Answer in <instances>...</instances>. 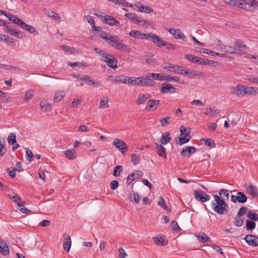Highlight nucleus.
Masks as SVG:
<instances>
[{
	"label": "nucleus",
	"mask_w": 258,
	"mask_h": 258,
	"mask_svg": "<svg viewBox=\"0 0 258 258\" xmlns=\"http://www.w3.org/2000/svg\"><path fill=\"white\" fill-rule=\"evenodd\" d=\"M104 62H105L107 63V66L113 69H116L117 68V59L115 57L113 56L112 54L111 57H109L107 59V60H106V61H105Z\"/></svg>",
	"instance_id": "obj_18"
},
{
	"label": "nucleus",
	"mask_w": 258,
	"mask_h": 258,
	"mask_svg": "<svg viewBox=\"0 0 258 258\" xmlns=\"http://www.w3.org/2000/svg\"><path fill=\"white\" fill-rule=\"evenodd\" d=\"M231 6H236L246 11L258 10V2L255 0H224Z\"/></svg>",
	"instance_id": "obj_1"
},
{
	"label": "nucleus",
	"mask_w": 258,
	"mask_h": 258,
	"mask_svg": "<svg viewBox=\"0 0 258 258\" xmlns=\"http://www.w3.org/2000/svg\"><path fill=\"white\" fill-rule=\"evenodd\" d=\"M214 201L212 202L211 206L215 212L223 215L224 212L228 211V206L225 201L220 199L218 195L214 196Z\"/></svg>",
	"instance_id": "obj_2"
},
{
	"label": "nucleus",
	"mask_w": 258,
	"mask_h": 258,
	"mask_svg": "<svg viewBox=\"0 0 258 258\" xmlns=\"http://www.w3.org/2000/svg\"><path fill=\"white\" fill-rule=\"evenodd\" d=\"M159 200L160 201L158 202V205L164 210H167L168 209L167 206L163 198L162 197H160Z\"/></svg>",
	"instance_id": "obj_56"
},
{
	"label": "nucleus",
	"mask_w": 258,
	"mask_h": 258,
	"mask_svg": "<svg viewBox=\"0 0 258 258\" xmlns=\"http://www.w3.org/2000/svg\"><path fill=\"white\" fill-rule=\"evenodd\" d=\"M64 242L63 247L66 252H69L71 246V237L67 233H64L63 235Z\"/></svg>",
	"instance_id": "obj_17"
},
{
	"label": "nucleus",
	"mask_w": 258,
	"mask_h": 258,
	"mask_svg": "<svg viewBox=\"0 0 258 258\" xmlns=\"http://www.w3.org/2000/svg\"><path fill=\"white\" fill-rule=\"evenodd\" d=\"M219 195L220 199H223L224 201L228 200L229 197V190L225 188L220 189L219 191Z\"/></svg>",
	"instance_id": "obj_28"
},
{
	"label": "nucleus",
	"mask_w": 258,
	"mask_h": 258,
	"mask_svg": "<svg viewBox=\"0 0 258 258\" xmlns=\"http://www.w3.org/2000/svg\"><path fill=\"white\" fill-rule=\"evenodd\" d=\"M171 140L170 134L169 132H166L164 135H162L160 140L161 143L163 145H166Z\"/></svg>",
	"instance_id": "obj_30"
},
{
	"label": "nucleus",
	"mask_w": 258,
	"mask_h": 258,
	"mask_svg": "<svg viewBox=\"0 0 258 258\" xmlns=\"http://www.w3.org/2000/svg\"><path fill=\"white\" fill-rule=\"evenodd\" d=\"M194 62L203 65H206L210 63L208 59H205L198 56H196Z\"/></svg>",
	"instance_id": "obj_41"
},
{
	"label": "nucleus",
	"mask_w": 258,
	"mask_h": 258,
	"mask_svg": "<svg viewBox=\"0 0 258 258\" xmlns=\"http://www.w3.org/2000/svg\"><path fill=\"white\" fill-rule=\"evenodd\" d=\"M246 190L247 192L253 197H258V192L256 186L250 184L246 186Z\"/></svg>",
	"instance_id": "obj_25"
},
{
	"label": "nucleus",
	"mask_w": 258,
	"mask_h": 258,
	"mask_svg": "<svg viewBox=\"0 0 258 258\" xmlns=\"http://www.w3.org/2000/svg\"><path fill=\"white\" fill-rule=\"evenodd\" d=\"M108 99L107 97H104L100 101L99 108L100 109L106 108L108 107Z\"/></svg>",
	"instance_id": "obj_37"
},
{
	"label": "nucleus",
	"mask_w": 258,
	"mask_h": 258,
	"mask_svg": "<svg viewBox=\"0 0 258 258\" xmlns=\"http://www.w3.org/2000/svg\"><path fill=\"white\" fill-rule=\"evenodd\" d=\"M34 94V91L33 90H29L25 92V101H28L31 99Z\"/></svg>",
	"instance_id": "obj_49"
},
{
	"label": "nucleus",
	"mask_w": 258,
	"mask_h": 258,
	"mask_svg": "<svg viewBox=\"0 0 258 258\" xmlns=\"http://www.w3.org/2000/svg\"><path fill=\"white\" fill-rule=\"evenodd\" d=\"M86 19H87L88 22L89 24H90V25L92 26L93 30L94 31H96V30H97V29H98V28H97V27L95 26V21H94L93 17L91 16L87 15L86 16Z\"/></svg>",
	"instance_id": "obj_42"
},
{
	"label": "nucleus",
	"mask_w": 258,
	"mask_h": 258,
	"mask_svg": "<svg viewBox=\"0 0 258 258\" xmlns=\"http://www.w3.org/2000/svg\"><path fill=\"white\" fill-rule=\"evenodd\" d=\"M201 142H204V144L211 148H214L215 147V144L214 141L210 139H203L201 140Z\"/></svg>",
	"instance_id": "obj_40"
},
{
	"label": "nucleus",
	"mask_w": 258,
	"mask_h": 258,
	"mask_svg": "<svg viewBox=\"0 0 258 258\" xmlns=\"http://www.w3.org/2000/svg\"><path fill=\"white\" fill-rule=\"evenodd\" d=\"M80 79L86 82L88 85H92L97 87H100L102 86V84L100 82L93 81L89 76H84L80 78Z\"/></svg>",
	"instance_id": "obj_16"
},
{
	"label": "nucleus",
	"mask_w": 258,
	"mask_h": 258,
	"mask_svg": "<svg viewBox=\"0 0 258 258\" xmlns=\"http://www.w3.org/2000/svg\"><path fill=\"white\" fill-rule=\"evenodd\" d=\"M255 223L250 220H246V228L247 230H252L255 228Z\"/></svg>",
	"instance_id": "obj_50"
},
{
	"label": "nucleus",
	"mask_w": 258,
	"mask_h": 258,
	"mask_svg": "<svg viewBox=\"0 0 258 258\" xmlns=\"http://www.w3.org/2000/svg\"><path fill=\"white\" fill-rule=\"evenodd\" d=\"M224 119V117H223L220 119H219L217 122H214L212 124H211L208 127V129H216L217 127V123H219L222 124L223 122V119Z\"/></svg>",
	"instance_id": "obj_57"
},
{
	"label": "nucleus",
	"mask_w": 258,
	"mask_h": 258,
	"mask_svg": "<svg viewBox=\"0 0 258 258\" xmlns=\"http://www.w3.org/2000/svg\"><path fill=\"white\" fill-rule=\"evenodd\" d=\"M9 20L12 21L13 23L18 24L19 26L20 25L19 21H22L21 19H19L17 16L13 15L12 16L9 18Z\"/></svg>",
	"instance_id": "obj_62"
},
{
	"label": "nucleus",
	"mask_w": 258,
	"mask_h": 258,
	"mask_svg": "<svg viewBox=\"0 0 258 258\" xmlns=\"http://www.w3.org/2000/svg\"><path fill=\"white\" fill-rule=\"evenodd\" d=\"M115 82L117 83L126 84V77L123 75H117L116 76Z\"/></svg>",
	"instance_id": "obj_48"
},
{
	"label": "nucleus",
	"mask_w": 258,
	"mask_h": 258,
	"mask_svg": "<svg viewBox=\"0 0 258 258\" xmlns=\"http://www.w3.org/2000/svg\"><path fill=\"white\" fill-rule=\"evenodd\" d=\"M160 101L157 100H149L147 103L146 107L156 108L159 104Z\"/></svg>",
	"instance_id": "obj_34"
},
{
	"label": "nucleus",
	"mask_w": 258,
	"mask_h": 258,
	"mask_svg": "<svg viewBox=\"0 0 258 258\" xmlns=\"http://www.w3.org/2000/svg\"><path fill=\"white\" fill-rule=\"evenodd\" d=\"M243 224V220L240 217L235 218L234 221V224L238 227H240Z\"/></svg>",
	"instance_id": "obj_61"
},
{
	"label": "nucleus",
	"mask_w": 258,
	"mask_h": 258,
	"mask_svg": "<svg viewBox=\"0 0 258 258\" xmlns=\"http://www.w3.org/2000/svg\"><path fill=\"white\" fill-rule=\"evenodd\" d=\"M19 22H20L19 26L23 29H24L31 33H34L36 32L35 29L31 25H28L22 21H19Z\"/></svg>",
	"instance_id": "obj_24"
},
{
	"label": "nucleus",
	"mask_w": 258,
	"mask_h": 258,
	"mask_svg": "<svg viewBox=\"0 0 258 258\" xmlns=\"http://www.w3.org/2000/svg\"><path fill=\"white\" fill-rule=\"evenodd\" d=\"M220 50L224 53H228L229 54L236 53V48L229 45H223L220 48Z\"/></svg>",
	"instance_id": "obj_23"
},
{
	"label": "nucleus",
	"mask_w": 258,
	"mask_h": 258,
	"mask_svg": "<svg viewBox=\"0 0 258 258\" xmlns=\"http://www.w3.org/2000/svg\"><path fill=\"white\" fill-rule=\"evenodd\" d=\"M65 155L70 160L74 159L76 157V153L74 149L68 150L65 152Z\"/></svg>",
	"instance_id": "obj_33"
},
{
	"label": "nucleus",
	"mask_w": 258,
	"mask_h": 258,
	"mask_svg": "<svg viewBox=\"0 0 258 258\" xmlns=\"http://www.w3.org/2000/svg\"><path fill=\"white\" fill-rule=\"evenodd\" d=\"M124 16L130 20L133 23L136 24L144 26L145 24H149L148 20L141 19L135 13H126Z\"/></svg>",
	"instance_id": "obj_5"
},
{
	"label": "nucleus",
	"mask_w": 258,
	"mask_h": 258,
	"mask_svg": "<svg viewBox=\"0 0 258 258\" xmlns=\"http://www.w3.org/2000/svg\"><path fill=\"white\" fill-rule=\"evenodd\" d=\"M234 47L236 48V53L238 54H245V52L241 48H243L244 50L246 49V46L243 44L242 42L240 40L236 39L234 42Z\"/></svg>",
	"instance_id": "obj_15"
},
{
	"label": "nucleus",
	"mask_w": 258,
	"mask_h": 258,
	"mask_svg": "<svg viewBox=\"0 0 258 258\" xmlns=\"http://www.w3.org/2000/svg\"><path fill=\"white\" fill-rule=\"evenodd\" d=\"M171 227L172 228L173 230H177V229H180L179 227L178 223L175 221H172L170 224Z\"/></svg>",
	"instance_id": "obj_64"
},
{
	"label": "nucleus",
	"mask_w": 258,
	"mask_h": 258,
	"mask_svg": "<svg viewBox=\"0 0 258 258\" xmlns=\"http://www.w3.org/2000/svg\"><path fill=\"white\" fill-rule=\"evenodd\" d=\"M138 86H154L156 84V82L150 78V76L148 74L146 78H143L142 77H138Z\"/></svg>",
	"instance_id": "obj_9"
},
{
	"label": "nucleus",
	"mask_w": 258,
	"mask_h": 258,
	"mask_svg": "<svg viewBox=\"0 0 258 258\" xmlns=\"http://www.w3.org/2000/svg\"><path fill=\"white\" fill-rule=\"evenodd\" d=\"M196 151V148L188 146L182 149L181 154L183 157H187L190 156L191 153H195Z\"/></svg>",
	"instance_id": "obj_21"
},
{
	"label": "nucleus",
	"mask_w": 258,
	"mask_h": 258,
	"mask_svg": "<svg viewBox=\"0 0 258 258\" xmlns=\"http://www.w3.org/2000/svg\"><path fill=\"white\" fill-rule=\"evenodd\" d=\"M168 31L174 36V37L176 39V37H177L180 34H181V30L179 29H168Z\"/></svg>",
	"instance_id": "obj_58"
},
{
	"label": "nucleus",
	"mask_w": 258,
	"mask_h": 258,
	"mask_svg": "<svg viewBox=\"0 0 258 258\" xmlns=\"http://www.w3.org/2000/svg\"><path fill=\"white\" fill-rule=\"evenodd\" d=\"M0 252L4 255H8L10 253L9 247L6 242L0 239Z\"/></svg>",
	"instance_id": "obj_20"
},
{
	"label": "nucleus",
	"mask_w": 258,
	"mask_h": 258,
	"mask_svg": "<svg viewBox=\"0 0 258 258\" xmlns=\"http://www.w3.org/2000/svg\"><path fill=\"white\" fill-rule=\"evenodd\" d=\"M122 171V167L120 165H118L115 167L114 169L113 175L114 176H118L120 175V172Z\"/></svg>",
	"instance_id": "obj_53"
},
{
	"label": "nucleus",
	"mask_w": 258,
	"mask_h": 258,
	"mask_svg": "<svg viewBox=\"0 0 258 258\" xmlns=\"http://www.w3.org/2000/svg\"><path fill=\"white\" fill-rule=\"evenodd\" d=\"M198 239L203 243L211 241V239L205 233L197 236Z\"/></svg>",
	"instance_id": "obj_39"
},
{
	"label": "nucleus",
	"mask_w": 258,
	"mask_h": 258,
	"mask_svg": "<svg viewBox=\"0 0 258 258\" xmlns=\"http://www.w3.org/2000/svg\"><path fill=\"white\" fill-rule=\"evenodd\" d=\"M65 95V93L63 91H60L56 92L54 95V101L59 102L61 100Z\"/></svg>",
	"instance_id": "obj_36"
},
{
	"label": "nucleus",
	"mask_w": 258,
	"mask_h": 258,
	"mask_svg": "<svg viewBox=\"0 0 258 258\" xmlns=\"http://www.w3.org/2000/svg\"><path fill=\"white\" fill-rule=\"evenodd\" d=\"M112 144L115 146L122 154H124V150L126 151L127 150V146L125 143L119 139H115Z\"/></svg>",
	"instance_id": "obj_11"
},
{
	"label": "nucleus",
	"mask_w": 258,
	"mask_h": 258,
	"mask_svg": "<svg viewBox=\"0 0 258 258\" xmlns=\"http://www.w3.org/2000/svg\"><path fill=\"white\" fill-rule=\"evenodd\" d=\"M129 34L133 37L140 39H143V37L142 36H144V33H142L139 31L135 30L131 31Z\"/></svg>",
	"instance_id": "obj_35"
},
{
	"label": "nucleus",
	"mask_w": 258,
	"mask_h": 258,
	"mask_svg": "<svg viewBox=\"0 0 258 258\" xmlns=\"http://www.w3.org/2000/svg\"><path fill=\"white\" fill-rule=\"evenodd\" d=\"M111 46L116 48V49L122 51H125L127 50V45H125L118 40V37L115 36L112 40L110 41V44Z\"/></svg>",
	"instance_id": "obj_8"
},
{
	"label": "nucleus",
	"mask_w": 258,
	"mask_h": 258,
	"mask_svg": "<svg viewBox=\"0 0 258 258\" xmlns=\"http://www.w3.org/2000/svg\"><path fill=\"white\" fill-rule=\"evenodd\" d=\"M247 218L251 220L257 221L258 215L256 213L248 212L247 213Z\"/></svg>",
	"instance_id": "obj_59"
},
{
	"label": "nucleus",
	"mask_w": 258,
	"mask_h": 258,
	"mask_svg": "<svg viewBox=\"0 0 258 258\" xmlns=\"http://www.w3.org/2000/svg\"><path fill=\"white\" fill-rule=\"evenodd\" d=\"M150 95L148 94H139L138 99L137 100V103L138 104L144 103L149 97Z\"/></svg>",
	"instance_id": "obj_29"
},
{
	"label": "nucleus",
	"mask_w": 258,
	"mask_h": 258,
	"mask_svg": "<svg viewBox=\"0 0 258 258\" xmlns=\"http://www.w3.org/2000/svg\"><path fill=\"white\" fill-rule=\"evenodd\" d=\"M153 239L155 243L158 245H165L166 243H165V241L163 237H154Z\"/></svg>",
	"instance_id": "obj_38"
},
{
	"label": "nucleus",
	"mask_w": 258,
	"mask_h": 258,
	"mask_svg": "<svg viewBox=\"0 0 258 258\" xmlns=\"http://www.w3.org/2000/svg\"><path fill=\"white\" fill-rule=\"evenodd\" d=\"M161 67L163 69L174 72L177 74L183 75L184 68L181 66L167 63L161 64Z\"/></svg>",
	"instance_id": "obj_4"
},
{
	"label": "nucleus",
	"mask_w": 258,
	"mask_h": 258,
	"mask_svg": "<svg viewBox=\"0 0 258 258\" xmlns=\"http://www.w3.org/2000/svg\"><path fill=\"white\" fill-rule=\"evenodd\" d=\"M149 76H150V78L152 77L153 79H155L156 80L163 81V75L164 74L162 73H151L148 74Z\"/></svg>",
	"instance_id": "obj_44"
},
{
	"label": "nucleus",
	"mask_w": 258,
	"mask_h": 258,
	"mask_svg": "<svg viewBox=\"0 0 258 258\" xmlns=\"http://www.w3.org/2000/svg\"><path fill=\"white\" fill-rule=\"evenodd\" d=\"M194 197L196 200L201 202H206L210 200V196L202 190H196L194 191Z\"/></svg>",
	"instance_id": "obj_10"
},
{
	"label": "nucleus",
	"mask_w": 258,
	"mask_h": 258,
	"mask_svg": "<svg viewBox=\"0 0 258 258\" xmlns=\"http://www.w3.org/2000/svg\"><path fill=\"white\" fill-rule=\"evenodd\" d=\"M138 77H126V84H132L133 85H137L138 86Z\"/></svg>",
	"instance_id": "obj_45"
},
{
	"label": "nucleus",
	"mask_w": 258,
	"mask_h": 258,
	"mask_svg": "<svg viewBox=\"0 0 258 258\" xmlns=\"http://www.w3.org/2000/svg\"><path fill=\"white\" fill-rule=\"evenodd\" d=\"M152 42L158 47H161L165 45V41H163L159 36L155 34L152 35Z\"/></svg>",
	"instance_id": "obj_22"
},
{
	"label": "nucleus",
	"mask_w": 258,
	"mask_h": 258,
	"mask_svg": "<svg viewBox=\"0 0 258 258\" xmlns=\"http://www.w3.org/2000/svg\"><path fill=\"white\" fill-rule=\"evenodd\" d=\"M244 239L247 243L251 246H258V237L253 235H246Z\"/></svg>",
	"instance_id": "obj_14"
},
{
	"label": "nucleus",
	"mask_w": 258,
	"mask_h": 258,
	"mask_svg": "<svg viewBox=\"0 0 258 258\" xmlns=\"http://www.w3.org/2000/svg\"><path fill=\"white\" fill-rule=\"evenodd\" d=\"M41 108L42 110L44 111H46L50 109L51 106V105L48 103H46L45 102L40 103Z\"/></svg>",
	"instance_id": "obj_52"
},
{
	"label": "nucleus",
	"mask_w": 258,
	"mask_h": 258,
	"mask_svg": "<svg viewBox=\"0 0 258 258\" xmlns=\"http://www.w3.org/2000/svg\"><path fill=\"white\" fill-rule=\"evenodd\" d=\"M206 110L207 111L205 113V114L209 117L216 116L217 113H218L215 108H212L211 107H207Z\"/></svg>",
	"instance_id": "obj_32"
},
{
	"label": "nucleus",
	"mask_w": 258,
	"mask_h": 258,
	"mask_svg": "<svg viewBox=\"0 0 258 258\" xmlns=\"http://www.w3.org/2000/svg\"><path fill=\"white\" fill-rule=\"evenodd\" d=\"M59 47L63 50H64L66 52H69L71 53H74L77 50L74 47H70V46H67V45H60Z\"/></svg>",
	"instance_id": "obj_47"
},
{
	"label": "nucleus",
	"mask_w": 258,
	"mask_h": 258,
	"mask_svg": "<svg viewBox=\"0 0 258 258\" xmlns=\"http://www.w3.org/2000/svg\"><path fill=\"white\" fill-rule=\"evenodd\" d=\"M198 51L201 53H206L208 54H210L212 56L215 55V51L209 50L208 49L201 48Z\"/></svg>",
	"instance_id": "obj_60"
},
{
	"label": "nucleus",
	"mask_w": 258,
	"mask_h": 258,
	"mask_svg": "<svg viewBox=\"0 0 258 258\" xmlns=\"http://www.w3.org/2000/svg\"><path fill=\"white\" fill-rule=\"evenodd\" d=\"M253 90L256 91L253 87H248L245 85L238 84L231 89V92L238 96H244L246 95L252 94Z\"/></svg>",
	"instance_id": "obj_3"
},
{
	"label": "nucleus",
	"mask_w": 258,
	"mask_h": 258,
	"mask_svg": "<svg viewBox=\"0 0 258 258\" xmlns=\"http://www.w3.org/2000/svg\"><path fill=\"white\" fill-rule=\"evenodd\" d=\"M237 201L240 203H244L247 201V197L243 192L239 191L237 193Z\"/></svg>",
	"instance_id": "obj_31"
},
{
	"label": "nucleus",
	"mask_w": 258,
	"mask_h": 258,
	"mask_svg": "<svg viewBox=\"0 0 258 258\" xmlns=\"http://www.w3.org/2000/svg\"><path fill=\"white\" fill-rule=\"evenodd\" d=\"M94 50L101 55L102 57V59H101L102 61H105L109 57H111V54L108 53H106L105 51L100 50L98 48H94Z\"/></svg>",
	"instance_id": "obj_27"
},
{
	"label": "nucleus",
	"mask_w": 258,
	"mask_h": 258,
	"mask_svg": "<svg viewBox=\"0 0 258 258\" xmlns=\"http://www.w3.org/2000/svg\"><path fill=\"white\" fill-rule=\"evenodd\" d=\"M176 90V89L169 83L163 84L160 89L162 93H166L170 92L174 93Z\"/></svg>",
	"instance_id": "obj_19"
},
{
	"label": "nucleus",
	"mask_w": 258,
	"mask_h": 258,
	"mask_svg": "<svg viewBox=\"0 0 258 258\" xmlns=\"http://www.w3.org/2000/svg\"><path fill=\"white\" fill-rule=\"evenodd\" d=\"M115 4L122 6L123 7L131 8L133 7L132 5L127 3L125 0H115Z\"/></svg>",
	"instance_id": "obj_46"
},
{
	"label": "nucleus",
	"mask_w": 258,
	"mask_h": 258,
	"mask_svg": "<svg viewBox=\"0 0 258 258\" xmlns=\"http://www.w3.org/2000/svg\"><path fill=\"white\" fill-rule=\"evenodd\" d=\"M156 146L158 155L160 157L166 158L167 155L165 148H164L160 144L156 143Z\"/></svg>",
	"instance_id": "obj_26"
},
{
	"label": "nucleus",
	"mask_w": 258,
	"mask_h": 258,
	"mask_svg": "<svg viewBox=\"0 0 258 258\" xmlns=\"http://www.w3.org/2000/svg\"><path fill=\"white\" fill-rule=\"evenodd\" d=\"M6 143L4 140L0 141V156L4 155L6 152Z\"/></svg>",
	"instance_id": "obj_43"
},
{
	"label": "nucleus",
	"mask_w": 258,
	"mask_h": 258,
	"mask_svg": "<svg viewBox=\"0 0 258 258\" xmlns=\"http://www.w3.org/2000/svg\"><path fill=\"white\" fill-rule=\"evenodd\" d=\"M143 175L142 171L138 170L136 172L129 174L127 177L126 183L130 185L132 182L136 179H140Z\"/></svg>",
	"instance_id": "obj_13"
},
{
	"label": "nucleus",
	"mask_w": 258,
	"mask_h": 258,
	"mask_svg": "<svg viewBox=\"0 0 258 258\" xmlns=\"http://www.w3.org/2000/svg\"><path fill=\"white\" fill-rule=\"evenodd\" d=\"M8 141L9 144H15L16 143L17 141L16 135L14 133L10 134L8 137Z\"/></svg>",
	"instance_id": "obj_51"
},
{
	"label": "nucleus",
	"mask_w": 258,
	"mask_h": 258,
	"mask_svg": "<svg viewBox=\"0 0 258 258\" xmlns=\"http://www.w3.org/2000/svg\"><path fill=\"white\" fill-rule=\"evenodd\" d=\"M98 29L96 31L98 32V35L110 44V41L112 40L113 38H115V35H111L110 34L102 31L101 27H98Z\"/></svg>",
	"instance_id": "obj_12"
},
{
	"label": "nucleus",
	"mask_w": 258,
	"mask_h": 258,
	"mask_svg": "<svg viewBox=\"0 0 258 258\" xmlns=\"http://www.w3.org/2000/svg\"><path fill=\"white\" fill-rule=\"evenodd\" d=\"M170 117H166L160 120L161 126L166 127L169 123Z\"/></svg>",
	"instance_id": "obj_63"
},
{
	"label": "nucleus",
	"mask_w": 258,
	"mask_h": 258,
	"mask_svg": "<svg viewBox=\"0 0 258 258\" xmlns=\"http://www.w3.org/2000/svg\"><path fill=\"white\" fill-rule=\"evenodd\" d=\"M180 135L178 137V141L177 143L182 145L187 143L190 139V130H180Z\"/></svg>",
	"instance_id": "obj_7"
},
{
	"label": "nucleus",
	"mask_w": 258,
	"mask_h": 258,
	"mask_svg": "<svg viewBox=\"0 0 258 258\" xmlns=\"http://www.w3.org/2000/svg\"><path fill=\"white\" fill-rule=\"evenodd\" d=\"M18 209L25 214L31 213L32 211L26 208L23 205L21 204H18Z\"/></svg>",
	"instance_id": "obj_55"
},
{
	"label": "nucleus",
	"mask_w": 258,
	"mask_h": 258,
	"mask_svg": "<svg viewBox=\"0 0 258 258\" xmlns=\"http://www.w3.org/2000/svg\"><path fill=\"white\" fill-rule=\"evenodd\" d=\"M96 15L99 17L102 21L110 26H118L119 25V22L114 19L112 16L105 15L104 13H101L100 16L98 14H96Z\"/></svg>",
	"instance_id": "obj_6"
},
{
	"label": "nucleus",
	"mask_w": 258,
	"mask_h": 258,
	"mask_svg": "<svg viewBox=\"0 0 258 258\" xmlns=\"http://www.w3.org/2000/svg\"><path fill=\"white\" fill-rule=\"evenodd\" d=\"M132 162L133 164L136 165L140 162V158L138 157L136 154L133 153L132 154Z\"/></svg>",
	"instance_id": "obj_54"
}]
</instances>
